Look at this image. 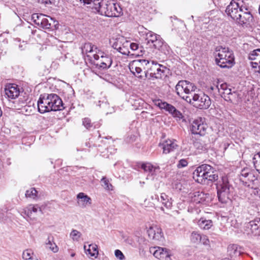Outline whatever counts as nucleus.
Wrapping results in <instances>:
<instances>
[{
  "instance_id": "nucleus-1",
  "label": "nucleus",
  "mask_w": 260,
  "mask_h": 260,
  "mask_svg": "<svg viewBox=\"0 0 260 260\" xmlns=\"http://www.w3.org/2000/svg\"><path fill=\"white\" fill-rule=\"evenodd\" d=\"M94 5L91 6L92 9L102 15L107 17H119L122 14V8L118 4L110 0H96Z\"/></svg>"
},
{
  "instance_id": "nucleus-2",
  "label": "nucleus",
  "mask_w": 260,
  "mask_h": 260,
  "mask_svg": "<svg viewBox=\"0 0 260 260\" xmlns=\"http://www.w3.org/2000/svg\"><path fill=\"white\" fill-rule=\"evenodd\" d=\"M218 201L222 204L231 203L233 197L234 188L226 177H222L216 184Z\"/></svg>"
},
{
  "instance_id": "nucleus-3",
  "label": "nucleus",
  "mask_w": 260,
  "mask_h": 260,
  "mask_svg": "<svg viewBox=\"0 0 260 260\" xmlns=\"http://www.w3.org/2000/svg\"><path fill=\"white\" fill-rule=\"evenodd\" d=\"M216 64L221 68L229 69L235 64V57L229 48L217 47L214 52Z\"/></svg>"
},
{
  "instance_id": "nucleus-4",
  "label": "nucleus",
  "mask_w": 260,
  "mask_h": 260,
  "mask_svg": "<svg viewBox=\"0 0 260 260\" xmlns=\"http://www.w3.org/2000/svg\"><path fill=\"white\" fill-rule=\"evenodd\" d=\"M196 86L192 83L186 80H180L176 85L177 94L186 102H191V92L194 91Z\"/></svg>"
},
{
  "instance_id": "nucleus-5",
  "label": "nucleus",
  "mask_w": 260,
  "mask_h": 260,
  "mask_svg": "<svg viewBox=\"0 0 260 260\" xmlns=\"http://www.w3.org/2000/svg\"><path fill=\"white\" fill-rule=\"evenodd\" d=\"M192 104L194 106L201 109H208L211 104L209 96L204 93L191 95Z\"/></svg>"
},
{
  "instance_id": "nucleus-6",
  "label": "nucleus",
  "mask_w": 260,
  "mask_h": 260,
  "mask_svg": "<svg viewBox=\"0 0 260 260\" xmlns=\"http://www.w3.org/2000/svg\"><path fill=\"white\" fill-rule=\"evenodd\" d=\"M242 3L240 0H232L226 7L225 12L233 20L237 18L242 10L245 8L242 4Z\"/></svg>"
},
{
  "instance_id": "nucleus-7",
  "label": "nucleus",
  "mask_w": 260,
  "mask_h": 260,
  "mask_svg": "<svg viewBox=\"0 0 260 260\" xmlns=\"http://www.w3.org/2000/svg\"><path fill=\"white\" fill-rule=\"evenodd\" d=\"M253 17L248 8L245 7L237 18L234 20L237 23L243 27H248L252 22Z\"/></svg>"
},
{
  "instance_id": "nucleus-8",
  "label": "nucleus",
  "mask_w": 260,
  "mask_h": 260,
  "mask_svg": "<svg viewBox=\"0 0 260 260\" xmlns=\"http://www.w3.org/2000/svg\"><path fill=\"white\" fill-rule=\"evenodd\" d=\"M165 66L158 63L156 61L152 60V63L149 69V74L152 78L160 79L166 75V72L168 71Z\"/></svg>"
},
{
  "instance_id": "nucleus-9",
  "label": "nucleus",
  "mask_w": 260,
  "mask_h": 260,
  "mask_svg": "<svg viewBox=\"0 0 260 260\" xmlns=\"http://www.w3.org/2000/svg\"><path fill=\"white\" fill-rule=\"evenodd\" d=\"M85 59L89 61L90 63L95 66V68L99 69L106 70L109 69L112 65V59L111 57L108 55H103L101 56V63H96V61L92 60L91 56L87 55L85 57Z\"/></svg>"
},
{
  "instance_id": "nucleus-10",
  "label": "nucleus",
  "mask_w": 260,
  "mask_h": 260,
  "mask_svg": "<svg viewBox=\"0 0 260 260\" xmlns=\"http://www.w3.org/2000/svg\"><path fill=\"white\" fill-rule=\"evenodd\" d=\"M244 231L248 235L260 236V218H256L246 223Z\"/></svg>"
},
{
  "instance_id": "nucleus-11",
  "label": "nucleus",
  "mask_w": 260,
  "mask_h": 260,
  "mask_svg": "<svg viewBox=\"0 0 260 260\" xmlns=\"http://www.w3.org/2000/svg\"><path fill=\"white\" fill-rule=\"evenodd\" d=\"M213 170V167L207 164H203L198 167L194 171L193 178L199 183L203 184L204 177L205 174H207L208 171Z\"/></svg>"
},
{
  "instance_id": "nucleus-12",
  "label": "nucleus",
  "mask_w": 260,
  "mask_h": 260,
  "mask_svg": "<svg viewBox=\"0 0 260 260\" xmlns=\"http://www.w3.org/2000/svg\"><path fill=\"white\" fill-rule=\"evenodd\" d=\"M50 105V110L51 111H61L64 109V104L60 98L56 94L51 93L47 94Z\"/></svg>"
},
{
  "instance_id": "nucleus-13",
  "label": "nucleus",
  "mask_w": 260,
  "mask_h": 260,
  "mask_svg": "<svg viewBox=\"0 0 260 260\" xmlns=\"http://www.w3.org/2000/svg\"><path fill=\"white\" fill-rule=\"evenodd\" d=\"M207 128V125L204 123L201 118H199L193 121L190 129L193 134L204 136L206 134Z\"/></svg>"
},
{
  "instance_id": "nucleus-14",
  "label": "nucleus",
  "mask_w": 260,
  "mask_h": 260,
  "mask_svg": "<svg viewBox=\"0 0 260 260\" xmlns=\"http://www.w3.org/2000/svg\"><path fill=\"white\" fill-rule=\"evenodd\" d=\"M149 252L156 258L162 260H171L170 258V252L166 248L158 246L151 247L149 248Z\"/></svg>"
},
{
  "instance_id": "nucleus-15",
  "label": "nucleus",
  "mask_w": 260,
  "mask_h": 260,
  "mask_svg": "<svg viewBox=\"0 0 260 260\" xmlns=\"http://www.w3.org/2000/svg\"><path fill=\"white\" fill-rule=\"evenodd\" d=\"M192 201L196 204L206 205L211 201L210 194L203 192L196 191L191 196Z\"/></svg>"
},
{
  "instance_id": "nucleus-16",
  "label": "nucleus",
  "mask_w": 260,
  "mask_h": 260,
  "mask_svg": "<svg viewBox=\"0 0 260 260\" xmlns=\"http://www.w3.org/2000/svg\"><path fill=\"white\" fill-rule=\"evenodd\" d=\"M38 111L40 113H45L51 111L50 105L47 94L41 95L37 102Z\"/></svg>"
},
{
  "instance_id": "nucleus-17",
  "label": "nucleus",
  "mask_w": 260,
  "mask_h": 260,
  "mask_svg": "<svg viewBox=\"0 0 260 260\" xmlns=\"http://www.w3.org/2000/svg\"><path fill=\"white\" fill-rule=\"evenodd\" d=\"M149 237L152 240L157 241H162L163 233L161 229L157 226H150L147 230Z\"/></svg>"
},
{
  "instance_id": "nucleus-18",
  "label": "nucleus",
  "mask_w": 260,
  "mask_h": 260,
  "mask_svg": "<svg viewBox=\"0 0 260 260\" xmlns=\"http://www.w3.org/2000/svg\"><path fill=\"white\" fill-rule=\"evenodd\" d=\"M5 94L9 98L15 99L19 95V90L16 84H9L5 88Z\"/></svg>"
},
{
  "instance_id": "nucleus-19",
  "label": "nucleus",
  "mask_w": 260,
  "mask_h": 260,
  "mask_svg": "<svg viewBox=\"0 0 260 260\" xmlns=\"http://www.w3.org/2000/svg\"><path fill=\"white\" fill-rule=\"evenodd\" d=\"M161 146L163 149V153L165 154L169 153L174 151L178 147L176 141L170 139L165 141L162 143Z\"/></svg>"
},
{
  "instance_id": "nucleus-20",
  "label": "nucleus",
  "mask_w": 260,
  "mask_h": 260,
  "mask_svg": "<svg viewBox=\"0 0 260 260\" xmlns=\"http://www.w3.org/2000/svg\"><path fill=\"white\" fill-rule=\"evenodd\" d=\"M228 252L230 256L236 257L244 253V248L237 244H231L228 247Z\"/></svg>"
},
{
  "instance_id": "nucleus-21",
  "label": "nucleus",
  "mask_w": 260,
  "mask_h": 260,
  "mask_svg": "<svg viewBox=\"0 0 260 260\" xmlns=\"http://www.w3.org/2000/svg\"><path fill=\"white\" fill-rule=\"evenodd\" d=\"M247 183H243L245 186L253 188L258 187L259 184V181L257 179V175H255L253 172L250 173L246 180Z\"/></svg>"
},
{
  "instance_id": "nucleus-22",
  "label": "nucleus",
  "mask_w": 260,
  "mask_h": 260,
  "mask_svg": "<svg viewBox=\"0 0 260 260\" xmlns=\"http://www.w3.org/2000/svg\"><path fill=\"white\" fill-rule=\"evenodd\" d=\"M155 199L158 201L160 202L162 204L168 209L171 208L172 206V200L168 195L165 193H162L160 198L156 194H155Z\"/></svg>"
},
{
  "instance_id": "nucleus-23",
  "label": "nucleus",
  "mask_w": 260,
  "mask_h": 260,
  "mask_svg": "<svg viewBox=\"0 0 260 260\" xmlns=\"http://www.w3.org/2000/svg\"><path fill=\"white\" fill-rule=\"evenodd\" d=\"M49 19L47 18V16L45 15V18H43V20L41 22L40 27L45 29L51 30L53 29L54 27L57 24V22H56L51 17H49Z\"/></svg>"
},
{
  "instance_id": "nucleus-24",
  "label": "nucleus",
  "mask_w": 260,
  "mask_h": 260,
  "mask_svg": "<svg viewBox=\"0 0 260 260\" xmlns=\"http://www.w3.org/2000/svg\"><path fill=\"white\" fill-rule=\"evenodd\" d=\"M77 198L79 200L78 201V205L82 208H85L87 205L91 204L90 198L83 192L78 193Z\"/></svg>"
},
{
  "instance_id": "nucleus-25",
  "label": "nucleus",
  "mask_w": 260,
  "mask_h": 260,
  "mask_svg": "<svg viewBox=\"0 0 260 260\" xmlns=\"http://www.w3.org/2000/svg\"><path fill=\"white\" fill-rule=\"evenodd\" d=\"M135 64H138L140 67H141L142 69L144 71L145 76L147 77L149 74V69L152 63V60H148L146 59H138L135 60Z\"/></svg>"
},
{
  "instance_id": "nucleus-26",
  "label": "nucleus",
  "mask_w": 260,
  "mask_h": 260,
  "mask_svg": "<svg viewBox=\"0 0 260 260\" xmlns=\"http://www.w3.org/2000/svg\"><path fill=\"white\" fill-rule=\"evenodd\" d=\"M84 248L86 254H89L91 256H96L99 254L98 246L95 244H88V248H87V246L85 244L84 246Z\"/></svg>"
},
{
  "instance_id": "nucleus-27",
  "label": "nucleus",
  "mask_w": 260,
  "mask_h": 260,
  "mask_svg": "<svg viewBox=\"0 0 260 260\" xmlns=\"http://www.w3.org/2000/svg\"><path fill=\"white\" fill-rule=\"evenodd\" d=\"M151 47H153L162 52L164 51L165 49L168 47L167 45L164 43L160 36L159 38L156 39L154 42H153Z\"/></svg>"
},
{
  "instance_id": "nucleus-28",
  "label": "nucleus",
  "mask_w": 260,
  "mask_h": 260,
  "mask_svg": "<svg viewBox=\"0 0 260 260\" xmlns=\"http://www.w3.org/2000/svg\"><path fill=\"white\" fill-rule=\"evenodd\" d=\"M198 224L203 230H209L213 226V222L210 219L201 218L198 222Z\"/></svg>"
},
{
  "instance_id": "nucleus-29",
  "label": "nucleus",
  "mask_w": 260,
  "mask_h": 260,
  "mask_svg": "<svg viewBox=\"0 0 260 260\" xmlns=\"http://www.w3.org/2000/svg\"><path fill=\"white\" fill-rule=\"evenodd\" d=\"M125 44L129 45V42L126 41L123 37H119L114 40L112 44V47L118 51L120 47L123 46Z\"/></svg>"
},
{
  "instance_id": "nucleus-30",
  "label": "nucleus",
  "mask_w": 260,
  "mask_h": 260,
  "mask_svg": "<svg viewBox=\"0 0 260 260\" xmlns=\"http://www.w3.org/2000/svg\"><path fill=\"white\" fill-rule=\"evenodd\" d=\"M98 48L90 43H86L82 47V52L83 54L90 53L95 51L97 53Z\"/></svg>"
},
{
  "instance_id": "nucleus-31",
  "label": "nucleus",
  "mask_w": 260,
  "mask_h": 260,
  "mask_svg": "<svg viewBox=\"0 0 260 260\" xmlns=\"http://www.w3.org/2000/svg\"><path fill=\"white\" fill-rule=\"evenodd\" d=\"M146 36L147 44H148L150 46H151V44L156 39L159 38V35L154 34L151 31L147 32L146 35Z\"/></svg>"
},
{
  "instance_id": "nucleus-32",
  "label": "nucleus",
  "mask_w": 260,
  "mask_h": 260,
  "mask_svg": "<svg viewBox=\"0 0 260 260\" xmlns=\"http://www.w3.org/2000/svg\"><path fill=\"white\" fill-rule=\"evenodd\" d=\"M141 169H142L144 172H148L149 174L153 175L156 168L150 163L146 162L141 165Z\"/></svg>"
},
{
  "instance_id": "nucleus-33",
  "label": "nucleus",
  "mask_w": 260,
  "mask_h": 260,
  "mask_svg": "<svg viewBox=\"0 0 260 260\" xmlns=\"http://www.w3.org/2000/svg\"><path fill=\"white\" fill-rule=\"evenodd\" d=\"M168 112L171 114L173 116V117L176 118L177 120H180L183 117L182 113L179 111L177 110L176 108L173 106H172L170 110H169Z\"/></svg>"
},
{
  "instance_id": "nucleus-34",
  "label": "nucleus",
  "mask_w": 260,
  "mask_h": 260,
  "mask_svg": "<svg viewBox=\"0 0 260 260\" xmlns=\"http://www.w3.org/2000/svg\"><path fill=\"white\" fill-rule=\"evenodd\" d=\"M45 16L43 14L34 13L31 16V19L36 25L40 26Z\"/></svg>"
},
{
  "instance_id": "nucleus-35",
  "label": "nucleus",
  "mask_w": 260,
  "mask_h": 260,
  "mask_svg": "<svg viewBox=\"0 0 260 260\" xmlns=\"http://www.w3.org/2000/svg\"><path fill=\"white\" fill-rule=\"evenodd\" d=\"M252 172L249 171L248 169H244L241 172V175L240 176V180L242 183H247V178L248 177L250 173Z\"/></svg>"
},
{
  "instance_id": "nucleus-36",
  "label": "nucleus",
  "mask_w": 260,
  "mask_h": 260,
  "mask_svg": "<svg viewBox=\"0 0 260 260\" xmlns=\"http://www.w3.org/2000/svg\"><path fill=\"white\" fill-rule=\"evenodd\" d=\"M252 159L255 169L260 174V151L254 155Z\"/></svg>"
},
{
  "instance_id": "nucleus-37",
  "label": "nucleus",
  "mask_w": 260,
  "mask_h": 260,
  "mask_svg": "<svg viewBox=\"0 0 260 260\" xmlns=\"http://www.w3.org/2000/svg\"><path fill=\"white\" fill-rule=\"evenodd\" d=\"M260 57V49H256L251 51L248 54V59L251 60H256Z\"/></svg>"
},
{
  "instance_id": "nucleus-38",
  "label": "nucleus",
  "mask_w": 260,
  "mask_h": 260,
  "mask_svg": "<svg viewBox=\"0 0 260 260\" xmlns=\"http://www.w3.org/2000/svg\"><path fill=\"white\" fill-rule=\"evenodd\" d=\"M202 236L198 232H193L190 236V240L192 243H198L202 241Z\"/></svg>"
},
{
  "instance_id": "nucleus-39",
  "label": "nucleus",
  "mask_w": 260,
  "mask_h": 260,
  "mask_svg": "<svg viewBox=\"0 0 260 260\" xmlns=\"http://www.w3.org/2000/svg\"><path fill=\"white\" fill-rule=\"evenodd\" d=\"M101 182L102 183V185L106 190H112L113 189V186L112 184L109 182V180L107 179L106 177H103L101 180Z\"/></svg>"
},
{
  "instance_id": "nucleus-40",
  "label": "nucleus",
  "mask_w": 260,
  "mask_h": 260,
  "mask_svg": "<svg viewBox=\"0 0 260 260\" xmlns=\"http://www.w3.org/2000/svg\"><path fill=\"white\" fill-rule=\"evenodd\" d=\"M38 191L35 188H31L26 190L25 196L26 198H30L35 199L37 197Z\"/></svg>"
},
{
  "instance_id": "nucleus-41",
  "label": "nucleus",
  "mask_w": 260,
  "mask_h": 260,
  "mask_svg": "<svg viewBox=\"0 0 260 260\" xmlns=\"http://www.w3.org/2000/svg\"><path fill=\"white\" fill-rule=\"evenodd\" d=\"M82 234L81 233L76 230H73L70 233V237L73 241H78L80 238Z\"/></svg>"
},
{
  "instance_id": "nucleus-42",
  "label": "nucleus",
  "mask_w": 260,
  "mask_h": 260,
  "mask_svg": "<svg viewBox=\"0 0 260 260\" xmlns=\"http://www.w3.org/2000/svg\"><path fill=\"white\" fill-rule=\"evenodd\" d=\"M33 252L31 249H26L24 250L22 254V257L24 260H30L32 257Z\"/></svg>"
},
{
  "instance_id": "nucleus-43",
  "label": "nucleus",
  "mask_w": 260,
  "mask_h": 260,
  "mask_svg": "<svg viewBox=\"0 0 260 260\" xmlns=\"http://www.w3.org/2000/svg\"><path fill=\"white\" fill-rule=\"evenodd\" d=\"M130 70L131 72L135 73V72L137 73L138 75L140 74L142 71L143 70L141 67H140L138 64H135V61H134L133 64L130 68Z\"/></svg>"
},
{
  "instance_id": "nucleus-44",
  "label": "nucleus",
  "mask_w": 260,
  "mask_h": 260,
  "mask_svg": "<svg viewBox=\"0 0 260 260\" xmlns=\"http://www.w3.org/2000/svg\"><path fill=\"white\" fill-rule=\"evenodd\" d=\"M46 244L49 246V248L54 252H56L58 250V248L55 243H53V241L51 240L50 237H49L48 238V242Z\"/></svg>"
},
{
  "instance_id": "nucleus-45",
  "label": "nucleus",
  "mask_w": 260,
  "mask_h": 260,
  "mask_svg": "<svg viewBox=\"0 0 260 260\" xmlns=\"http://www.w3.org/2000/svg\"><path fill=\"white\" fill-rule=\"evenodd\" d=\"M218 179V176L217 175V171L215 170V172L213 173L212 174L210 175V176L206 179V180H207L212 182L215 181H217Z\"/></svg>"
},
{
  "instance_id": "nucleus-46",
  "label": "nucleus",
  "mask_w": 260,
  "mask_h": 260,
  "mask_svg": "<svg viewBox=\"0 0 260 260\" xmlns=\"http://www.w3.org/2000/svg\"><path fill=\"white\" fill-rule=\"evenodd\" d=\"M129 45H124L123 46L120 47V48L118 49V51L121 53L123 55H128L129 51L127 47Z\"/></svg>"
},
{
  "instance_id": "nucleus-47",
  "label": "nucleus",
  "mask_w": 260,
  "mask_h": 260,
  "mask_svg": "<svg viewBox=\"0 0 260 260\" xmlns=\"http://www.w3.org/2000/svg\"><path fill=\"white\" fill-rule=\"evenodd\" d=\"M83 125L87 128L89 129L92 126L91 120L88 118H85L82 121Z\"/></svg>"
},
{
  "instance_id": "nucleus-48",
  "label": "nucleus",
  "mask_w": 260,
  "mask_h": 260,
  "mask_svg": "<svg viewBox=\"0 0 260 260\" xmlns=\"http://www.w3.org/2000/svg\"><path fill=\"white\" fill-rule=\"evenodd\" d=\"M172 106L173 105H171L170 104H168V103H167L166 102H162V103L160 104V108L161 109H164L166 111L169 112V110H170V109L171 108Z\"/></svg>"
},
{
  "instance_id": "nucleus-49",
  "label": "nucleus",
  "mask_w": 260,
  "mask_h": 260,
  "mask_svg": "<svg viewBox=\"0 0 260 260\" xmlns=\"http://www.w3.org/2000/svg\"><path fill=\"white\" fill-rule=\"evenodd\" d=\"M114 253L116 258L119 259V260H124L125 259V256L124 254L120 250H115Z\"/></svg>"
},
{
  "instance_id": "nucleus-50",
  "label": "nucleus",
  "mask_w": 260,
  "mask_h": 260,
  "mask_svg": "<svg viewBox=\"0 0 260 260\" xmlns=\"http://www.w3.org/2000/svg\"><path fill=\"white\" fill-rule=\"evenodd\" d=\"M187 165H188V162L186 159H181L179 161V162L177 164V167L178 168H182L186 167L187 166Z\"/></svg>"
},
{
  "instance_id": "nucleus-51",
  "label": "nucleus",
  "mask_w": 260,
  "mask_h": 260,
  "mask_svg": "<svg viewBox=\"0 0 260 260\" xmlns=\"http://www.w3.org/2000/svg\"><path fill=\"white\" fill-rule=\"evenodd\" d=\"M228 87V85L226 83H223L219 84V88L218 89V91L221 94V92L224 91Z\"/></svg>"
},
{
  "instance_id": "nucleus-52",
  "label": "nucleus",
  "mask_w": 260,
  "mask_h": 260,
  "mask_svg": "<svg viewBox=\"0 0 260 260\" xmlns=\"http://www.w3.org/2000/svg\"><path fill=\"white\" fill-rule=\"evenodd\" d=\"M194 146L199 150H203L205 147L204 146L201 144L199 140H197L194 142Z\"/></svg>"
},
{
  "instance_id": "nucleus-53",
  "label": "nucleus",
  "mask_w": 260,
  "mask_h": 260,
  "mask_svg": "<svg viewBox=\"0 0 260 260\" xmlns=\"http://www.w3.org/2000/svg\"><path fill=\"white\" fill-rule=\"evenodd\" d=\"M201 238L202 241L200 242H202L205 245H208L209 244V240L206 236L203 235Z\"/></svg>"
},
{
  "instance_id": "nucleus-54",
  "label": "nucleus",
  "mask_w": 260,
  "mask_h": 260,
  "mask_svg": "<svg viewBox=\"0 0 260 260\" xmlns=\"http://www.w3.org/2000/svg\"><path fill=\"white\" fill-rule=\"evenodd\" d=\"M26 216L28 217H30L31 216V214L32 211H31L30 209H29V207L28 206L26 209H24V211L22 212Z\"/></svg>"
},
{
  "instance_id": "nucleus-55",
  "label": "nucleus",
  "mask_w": 260,
  "mask_h": 260,
  "mask_svg": "<svg viewBox=\"0 0 260 260\" xmlns=\"http://www.w3.org/2000/svg\"><path fill=\"white\" fill-rule=\"evenodd\" d=\"M232 94L231 93V89L228 87L224 91L221 92V95L222 97L226 98L225 95H230Z\"/></svg>"
},
{
  "instance_id": "nucleus-56",
  "label": "nucleus",
  "mask_w": 260,
  "mask_h": 260,
  "mask_svg": "<svg viewBox=\"0 0 260 260\" xmlns=\"http://www.w3.org/2000/svg\"><path fill=\"white\" fill-rule=\"evenodd\" d=\"M129 45L131 49L134 51L137 50L139 48L138 44L136 43H132L131 44L129 43Z\"/></svg>"
},
{
  "instance_id": "nucleus-57",
  "label": "nucleus",
  "mask_w": 260,
  "mask_h": 260,
  "mask_svg": "<svg viewBox=\"0 0 260 260\" xmlns=\"http://www.w3.org/2000/svg\"><path fill=\"white\" fill-rule=\"evenodd\" d=\"M29 209H30L31 211H32V212L36 213L38 211V209H39L40 211H41L40 208L39 207L38 205H36V206L29 205Z\"/></svg>"
},
{
  "instance_id": "nucleus-58",
  "label": "nucleus",
  "mask_w": 260,
  "mask_h": 260,
  "mask_svg": "<svg viewBox=\"0 0 260 260\" xmlns=\"http://www.w3.org/2000/svg\"><path fill=\"white\" fill-rule=\"evenodd\" d=\"M251 64L253 68L256 70V71L258 70V66H260V63L258 61L251 62Z\"/></svg>"
},
{
  "instance_id": "nucleus-59",
  "label": "nucleus",
  "mask_w": 260,
  "mask_h": 260,
  "mask_svg": "<svg viewBox=\"0 0 260 260\" xmlns=\"http://www.w3.org/2000/svg\"><path fill=\"white\" fill-rule=\"evenodd\" d=\"M215 170L214 169V168H213V170H212L211 171H208V173H207V174H205V177H204V183H205L206 179L208 178V177H209L210 175L212 174L213 173L215 172Z\"/></svg>"
},
{
  "instance_id": "nucleus-60",
  "label": "nucleus",
  "mask_w": 260,
  "mask_h": 260,
  "mask_svg": "<svg viewBox=\"0 0 260 260\" xmlns=\"http://www.w3.org/2000/svg\"><path fill=\"white\" fill-rule=\"evenodd\" d=\"M162 103V101L161 100H157L154 101V104L156 106L158 107L159 108L160 107V104Z\"/></svg>"
},
{
  "instance_id": "nucleus-61",
  "label": "nucleus",
  "mask_w": 260,
  "mask_h": 260,
  "mask_svg": "<svg viewBox=\"0 0 260 260\" xmlns=\"http://www.w3.org/2000/svg\"><path fill=\"white\" fill-rule=\"evenodd\" d=\"M219 88V83L216 86H211L209 89L213 91L214 90H217Z\"/></svg>"
},
{
  "instance_id": "nucleus-62",
  "label": "nucleus",
  "mask_w": 260,
  "mask_h": 260,
  "mask_svg": "<svg viewBox=\"0 0 260 260\" xmlns=\"http://www.w3.org/2000/svg\"><path fill=\"white\" fill-rule=\"evenodd\" d=\"M254 189L253 193L254 194H259L260 195V189L258 188V187L256 188H253Z\"/></svg>"
},
{
  "instance_id": "nucleus-63",
  "label": "nucleus",
  "mask_w": 260,
  "mask_h": 260,
  "mask_svg": "<svg viewBox=\"0 0 260 260\" xmlns=\"http://www.w3.org/2000/svg\"><path fill=\"white\" fill-rule=\"evenodd\" d=\"M93 58L94 59H92V60H94V61H95V60H98L100 59V56L99 54H97L96 53V54H94L93 55Z\"/></svg>"
},
{
  "instance_id": "nucleus-64",
  "label": "nucleus",
  "mask_w": 260,
  "mask_h": 260,
  "mask_svg": "<svg viewBox=\"0 0 260 260\" xmlns=\"http://www.w3.org/2000/svg\"><path fill=\"white\" fill-rule=\"evenodd\" d=\"M221 260H232V259H230L229 258H224L222 259Z\"/></svg>"
}]
</instances>
